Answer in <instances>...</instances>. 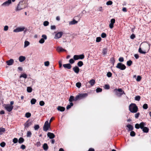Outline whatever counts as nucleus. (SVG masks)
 Listing matches in <instances>:
<instances>
[{"label": "nucleus", "mask_w": 151, "mask_h": 151, "mask_svg": "<svg viewBox=\"0 0 151 151\" xmlns=\"http://www.w3.org/2000/svg\"><path fill=\"white\" fill-rule=\"evenodd\" d=\"M27 6L26 1L24 0L21 1L18 4L16 10H20L25 8Z\"/></svg>", "instance_id": "obj_1"}, {"label": "nucleus", "mask_w": 151, "mask_h": 151, "mask_svg": "<svg viewBox=\"0 0 151 151\" xmlns=\"http://www.w3.org/2000/svg\"><path fill=\"white\" fill-rule=\"evenodd\" d=\"M138 107L135 104L132 103L129 105V110L132 113H136L138 111Z\"/></svg>", "instance_id": "obj_2"}, {"label": "nucleus", "mask_w": 151, "mask_h": 151, "mask_svg": "<svg viewBox=\"0 0 151 151\" xmlns=\"http://www.w3.org/2000/svg\"><path fill=\"white\" fill-rule=\"evenodd\" d=\"M114 91L116 95L118 97H121L123 94H125L124 91L121 88H115L114 90Z\"/></svg>", "instance_id": "obj_3"}, {"label": "nucleus", "mask_w": 151, "mask_h": 151, "mask_svg": "<svg viewBox=\"0 0 151 151\" xmlns=\"http://www.w3.org/2000/svg\"><path fill=\"white\" fill-rule=\"evenodd\" d=\"M88 96L87 93H80L76 96V100H79L86 97Z\"/></svg>", "instance_id": "obj_4"}, {"label": "nucleus", "mask_w": 151, "mask_h": 151, "mask_svg": "<svg viewBox=\"0 0 151 151\" xmlns=\"http://www.w3.org/2000/svg\"><path fill=\"white\" fill-rule=\"evenodd\" d=\"M50 124L49 123L48 121H46L43 127V130L45 132H47L49 128H50Z\"/></svg>", "instance_id": "obj_5"}, {"label": "nucleus", "mask_w": 151, "mask_h": 151, "mask_svg": "<svg viewBox=\"0 0 151 151\" xmlns=\"http://www.w3.org/2000/svg\"><path fill=\"white\" fill-rule=\"evenodd\" d=\"M116 68L122 70H124L126 68V67L125 65L121 63H118L117 65L116 66Z\"/></svg>", "instance_id": "obj_6"}, {"label": "nucleus", "mask_w": 151, "mask_h": 151, "mask_svg": "<svg viewBox=\"0 0 151 151\" xmlns=\"http://www.w3.org/2000/svg\"><path fill=\"white\" fill-rule=\"evenodd\" d=\"M84 58V55L83 54L79 55H75L73 56V59L77 60L78 59H83Z\"/></svg>", "instance_id": "obj_7"}, {"label": "nucleus", "mask_w": 151, "mask_h": 151, "mask_svg": "<svg viewBox=\"0 0 151 151\" xmlns=\"http://www.w3.org/2000/svg\"><path fill=\"white\" fill-rule=\"evenodd\" d=\"M14 107L13 106H10L9 104H5L4 108L6 110L9 112L11 111L13 109Z\"/></svg>", "instance_id": "obj_8"}, {"label": "nucleus", "mask_w": 151, "mask_h": 151, "mask_svg": "<svg viewBox=\"0 0 151 151\" xmlns=\"http://www.w3.org/2000/svg\"><path fill=\"white\" fill-rule=\"evenodd\" d=\"M32 124V122L29 119H28L27 121L24 124V128H28Z\"/></svg>", "instance_id": "obj_9"}, {"label": "nucleus", "mask_w": 151, "mask_h": 151, "mask_svg": "<svg viewBox=\"0 0 151 151\" xmlns=\"http://www.w3.org/2000/svg\"><path fill=\"white\" fill-rule=\"evenodd\" d=\"M63 34L62 32H60L56 34L55 36V38L56 39H58L61 37Z\"/></svg>", "instance_id": "obj_10"}, {"label": "nucleus", "mask_w": 151, "mask_h": 151, "mask_svg": "<svg viewBox=\"0 0 151 151\" xmlns=\"http://www.w3.org/2000/svg\"><path fill=\"white\" fill-rule=\"evenodd\" d=\"M126 127L128 129H127L128 132L132 131L133 130L134 127L131 124H128L126 125Z\"/></svg>", "instance_id": "obj_11"}, {"label": "nucleus", "mask_w": 151, "mask_h": 151, "mask_svg": "<svg viewBox=\"0 0 151 151\" xmlns=\"http://www.w3.org/2000/svg\"><path fill=\"white\" fill-rule=\"evenodd\" d=\"M24 28L22 27H18L13 30L14 32H22L24 30Z\"/></svg>", "instance_id": "obj_12"}, {"label": "nucleus", "mask_w": 151, "mask_h": 151, "mask_svg": "<svg viewBox=\"0 0 151 151\" xmlns=\"http://www.w3.org/2000/svg\"><path fill=\"white\" fill-rule=\"evenodd\" d=\"M11 0H8L7 1L4 2L1 5L2 6H9L11 3Z\"/></svg>", "instance_id": "obj_13"}, {"label": "nucleus", "mask_w": 151, "mask_h": 151, "mask_svg": "<svg viewBox=\"0 0 151 151\" xmlns=\"http://www.w3.org/2000/svg\"><path fill=\"white\" fill-rule=\"evenodd\" d=\"M47 136L50 139H52L55 137V135L53 133L50 132L47 133Z\"/></svg>", "instance_id": "obj_14"}, {"label": "nucleus", "mask_w": 151, "mask_h": 151, "mask_svg": "<svg viewBox=\"0 0 151 151\" xmlns=\"http://www.w3.org/2000/svg\"><path fill=\"white\" fill-rule=\"evenodd\" d=\"M63 67L65 68H67L68 69H70L72 66L70 63L64 64L63 65Z\"/></svg>", "instance_id": "obj_15"}, {"label": "nucleus", "mask_w": 151, "mask_h": 151, "mask_svg": "<svg viewBox=\"0 0 151 151\" xmlns=\"http://www.w3.org/2000/svg\"><path fill=\"white\" fill-rule=\"evenodd\" d=\"M14 63V60L12 59H11L9 60H7L6 61V63L7 65H12Z\"/></svg>", "instance_id": "obj_16"}, {"label": "nucleus", "mask_w": 151, "mask_h": 151, "mask_svg": "<svg viewBox=\"0 0 151 151\" xmlns=\"http://www.w3.org/2000/svg\"><path fill=\"white\" fill-rule=\"evenodd\" d=\"M73 70L74 72L77 74L78 73L80 70L79 68L77 66L74 67L73 68Z\"/></svg>", "instance_id": "obj_17"}, {"label": "nucleus", "mask_w": 151, "mask_h": 151, "mask_svg": "<svg viewBox=\"0 0 151 151\" xmlns=\"http://www.w3.org/2000/svg\"><path fill=\"white\" fill-rule=\"evenodd\" d=\"M57 109L58 111H63L65 109L64 107L60 106H58Z\"/></svg>", "instance_id": "obj_18"}, {"label": "nucleus", "mask_w": 151, "mask_h": 151, "mask_svg": "<svg viewBox=\"0 0 151 151\" xmlns=\"http://www.w3.org/2000/svg\"><path fill=\"white\" fill-rule=\"evenodd\" d=\"M78 100H76V97L74 98V97L73 96H70V98L69 99V101L70 102H72L73 101H77Z\"/></svg>", "instance_id": "obj_19"}, {"label": "nucleus", "mask_w": 151, "mask_h": 151, "mask_svg": "<svg viewBox=\"0 0 151 151\" xmlns=\"http://www.w3.org/2000/svg\"><path fill=\"white\" fill-rule=\"evenodd\" d=\"M43 148L45 151H47L48 150V147L47 143H45L43 145Z\"/></svg>", "instance_id": "obj_20"}, {"label": "nucleus", "mask_w": 151, "mask_h": 151, "mask_svg": "<svg viewBox=\"0 0 151 151\" xmlns=\"http://www.w3.org/2000/svg\"><path fill=\"white\" fill-rule=\"evenodd\" d=\"M142 129L144 132L147 133L149 132V129L147 127H145Z\"/></svg>", "instance_id": "obj_21"}, {"label": "nucleus", "mask_w": 151, "mask_h": 151, "mask_svg": "<svg viewBox=\"0 0 151 151\" xmlns=\"http://www.w3.org/2000/svg\"><path fill=\"white\" fill-rule=\"evenodd\" d=\"M57 50L58 52H61L66 51L65 50L63 49L61 47H58Z\"/></svg>", "instance_id": "obj_22"}, {"label": "nucleus", "mask_w": 151, "mask_h": 151, "mask_svg": "<svg viewBox=\"0 0 151 151\" xmlns=\"http://www.w3.org/2000/svg\"><path fill=\"white\" fill-rule=\"evenodd\" d=\"M26 59V58L24 56H21L19 58V60L20 62L24 61Z\"/></svg>", "instance_id": "obj_23"}, {"label": "nucleus", "mask_w": 151, "mask_h": 151, "mask_svg": "<svg viewBox=\"0 0 151 151\" xmlns=\"http://www.w3.org/2000/svg\"><path fill=\"white\" fill-rule=\"evenodd\" d=\"M146 123L143 122H141L139 124L140 128L142 129L146 125Z\"/></svg>", "instance_id": "obj_24"}, {"label": "nucleus", "mask_w": 151, "mask_h": 151, "mask_svg": "<svg viewBox=\"0 0 151 151\" xmlns=\"http://www.w3.org/2000/svg\"><path fill=\"white\" fill-rule=\"evenodd\" d=\"M107 49L106 48H104L102 50V53L104 55H106L107 53Z\"/></svg>", "instance_id": "obj_25"}, {"label": "nucleus", "mask_w": 151, "mask_h": 151, "mask_svg": "<svg viewBox=\"0 0 151 151\" xmlns=\"http://www.w3.org/2000/svg\"><path fill=\"white\" fill-rule=\"evenodd\" d=\"M6 131L5 129L2 127L0 128V134L2 135L3 133H4Z\"/></svg>", "instance_id": "obj_26"}, {"label": "nucleus", "mask_w": 151, "mask_h": 151, "mask_svg": "<svg viewBox=\"0 0 151 151\" xmlns=\"http://www.w3.org/2000/svg\"><path fill=\"white\" fill-rule=\"evenodd\" d=\"M89 83L91 86H93L95 83V80L94 79H91L89 81Z\"/></svg>", "instance_id": "obj_27"}, {"label": "nucleus", "mask_w": 151, "mask_h": 151, "mask_svg": "<svg viewBox=\"0 0 151 151\" xmlns=\"http://www.w3.org/2000/svg\"><path fill=\"white\" fill-rule=\"evenodd\" d=\"M24 141V138L22 137H20L18 140V142L20 144L22 143Z\"/></svg>", "instance_id": "obj_28"}, {"label": "nucleus", "mask_w": 151, "mask_h": 151, "mask_svg": "<svg viewBox=\"0 0 151 151\" xmlns=\"http://www.w3.org/2000/svg\"><path fill=\"white\" fill-rule=\"evenodd\" d=\"M132 64V62L131 60H129L127 62V64L129 66H130Z\"/></svg>", "instance_id": "obj_29"}, {"label": "nucleus", "mask_w": 151, "mask_h": 151, "mask_svg": "<svg viewBox=\"0 0 151 151\" xmlns=\"http://www.w3.org/2000/svg\"><path fill=\"white\" fill-rule=\"evenodd\" d=\"M141 46V45L140 46V47ZM138 51L139 52H140V53H141V54H145L146 53V52L145 51H143L142 50L141 48L140 47H139Z\"/></svg>", "instance_id": "obj_30"}, {"label": "nucleus", "mask_w": 151, "mask_h": 151, "mask_svg": "<svg viewBox=\"0 0 151 151\" xmlns=\"http://www.w3.org/2000/svg\"><path fill=\"white\" fill-rule=\"evenodd\" d=\"M73 103L70 102V104L68 105L67 107H66V109H70L72 106H73Z\"/></svg>", "instance_id": "obj_31"}, {"label": "nucleus", "mask_w": 151, "mask_h": 151, "mask_svg": "<svg viewBox=\"0 0 151 151\" xmlns=\"http://www.w3.org/2000/svg\"><path fill=\"white\" fill-rule=\"evenodd\" d=\"M83 65V63L82 61H79L77 63L78 65L80 67H81Z\"/></svg>", "instance_id": "obj_32"}, {"label": "nucleus", "mask_w": 151, "mask_h": 151, "mask_svg": "<svg viewBox=\"0 0 151 151\" xmlns=\"http://www.w3.org/2000/svg\"><path fill=\"white\" fill-rule=\"evenodd\" d=\"M78 23V22L75 19H73V21L70 22L69 23L70 24H74Z\"/></svg>", "instance_id": "obj_33"}, {"label": "nucleus", "mask_w": 151, "mask_h": 151, "mask_svg": "<svg viewBox=\"0 0 151 151\" xmlns=\"http://www.w3.org/2000/svg\"><path fill=\"white\" fill-rule=\"evenodd\" d=\"M36 102V99H32L31 100V103L32 104H35Z\"/></svg>", "instance_id": "obj_34"}, {"label": "nucleus", "mask_w": 151, "mask_h": 151, "mask_svg": "<svg viewBox=\"0 0 151 151\" xmlns=\"http://www.w3.org/2000/svg\"><path fill=\"white\" fill-rule=\"evenodd\" d=\"M136 135V133L135 132L132 131H131L130 133V135L132 137H134Z\"/></svg>", "instance_id": "obj_35"}, {"label": "nucleus", "mask_w": 151, "mask_h": 151, "mask_svg": "<svg viewBox=\"0 0 151 151\" xmlns=\"http://www.w3.org/2000/svg\"><path fill=\"white\" fill-rule=\"evenodd\" d=\"M27 74L25 73H23L22 74L20 75V78L23 77L25 78H27Z\"/></svg>", "instance_id": "obj_36"}, {"label": "nucleus", "mask_w": 151, "mask_h": 151, "mask_svg": "<svg viewBox=\"0 0 151 151\" xmlns=\"http://www.w3.org/2000/svg\"><path fill=\"white\" fill-rule=\"evenodd\" d=\"M31 116V114L29 112H27L25 114V116L27 118H28Z\"/></svg>", "instance_id": "obj_37"}, {"label": "nucleus", "mask_w": 151, "mask_h": 151, "mask_svg": "<svg viewBox=\"0 0 151 151\" xmlns=\"http://www.w3.org/2000/svg\"><path fill=\"white\" fill-rule=\"evenodd\" d=\"M32 133L30 131H29L27 132V137H30L31 136Z\"/></svg>", "instance_id": "obj_38"}, {"label": "nucleus", "mask_w": 151, "mask_h": 151, "mask_svg": "<svg viewBox=\"0 0 151 151\" xmlns=\"http://www.w3.org/2000/svg\"><path fill=\"white\" fill-rule=\"evenodd\" d=\"M29 44V42L27 41H25L24 42V47H27Z\"/></svg>", "instance_id": "obj_39"}, {"label": "nucleus", "mask_w": 151, "mask_h": 151, "mask_svg": "<svg viewBox=\"0 0 151 151\" xmlns=\"http://www.w3.org/2000/svg\"><path fill=\"white\" fill-rule=\"evenodd\" d=\"M27 91L28 92L30 93L32 91V89L31 87H28L27 88Z\"/></svg>", "instance_id": "obj_40"}, {"label": "nucleus", "mask_w": 151, "mask_h": 151, "mask_svg": "<svg viewBox=\"0 0 151 151\" xmlns=\"http://www.w3.org/2000/svg\"><path fill=\"white\" fill-rule=\"evenodd\" d=\"M140 98H141V97L140 96H136L135 97V100L136 101H139L140 100Z\"/></svg>", "instance_id": "obj_41"}, {"label": "nucleus", "mask_w": 151, "mask_h": 151, "mask_svg": "<svg viewBox=\"0 0 151 151\" xmlns=\"http://www.w3.org/2000/svg\"><path fill=\"white\" fill-rule=\"evenodd\" d=\"M115 60L114 58H111L110 59V61L114 65L115 62Z\"/></svg>", "instance_id": "obj_42"}, {"label": "nucleus", "mask_w": 151, "mask_h": 151, "mask_svg": "<svg viewBox=\"0 0 151 151\" xmlns=\"http://www.w3.org/2000/svg\"><path fill=\"white\" fill-rule=\"evenodd\" d=\"M106 34L104 32L102 33L101 35V36L103 38H104L106 37Z\"/></svg>", "instance_id": "obj_43"}, {"label": "nucleus", "mask_w": 151, "mask_h": 151, "mask_svg": "<svg viewBox=\"0 0 151 151\" xmlns=\"http://www.w3.org/2000/svg\"><path fill=\"white\" fill-rule=\"evenodd\" d=\"M40 126L38 124L35 125L34 127L35 130H38Z\"/></svg>", "instance_id": "obj_44"}, {"label": "nucleus", "mask_w": 151, "mask_h": 151, "mask_svg": "<svg viewBox=\"0 0 151 151\" xmlns=\"http://www.w3.org/2000/svg\"><path fill=\"white\" fill-rule=\"evenodd\" d=\"M97 93L101 92L102 91V89L100 88H98L96 89Z\"/></svg>", "instance_id": "obj_45"}, {"label": "nucleus", "mask_w": 151, "mask_h": 151, "mask_svg": "<svg viewBox=\"0 0 151 151\" xmlns=\"http://www.w3.org/2000/svg\"><path fill=\"white\" fill-rule=\"evenodd\" d=\"M141 79L142 77H141V76H138L137 77V78H136V81L138 82L140 81L141 80Z\"/></svg>", "instance_id": "obj_46"}, {"label": "nucleus", "mask_w": 151, "mask_h": 151, "mask_svg": "<svg viewBox=\"0 0 151 151\" xmlns=\"http://www.w3.org/2000/svg\"><path fill=\"white\" fill-rule=\"evenodd\" d=\"M76 86L78 88H80L81 86V83L80 82H77L76 84Z\"/></svg>", "instance_id": "obj_47"}, {"label": "nucleus", "mask_w": 151, "mask_h": 151, "mask_svg": "<svg viewBox=\"0 0 151 151\" xmlns=\"http://www.w3.org/2000/svg\"><path fill=\"white\" fill-rule=\"evenodd\" d=\"M142 107L144 109H147L148 108V105L147 104H145L143 105Z\"/></svg>", "instance_id": "obj_48"}, {"label": "nucleus", "mask_w": 151, "mask_h": 151, "mask_svg": "<svg viewBox=\"0 0 151 151\" xmlns=\"http://www.w3.org/2000/svg\"><path fill=\"white\" fill-rule=\"evenodd\" d=\"M104 88L106 89H109L110 88V86L109 84H105L104 87Z\"/></svg>", "instance_id": "obj_49"}, {"label": "nucleus", "mask_w": 151, "mask_h": 151, "mask_svg": "<svg viewBox=\"0 0 151 151\" xmlns=\"http://www.w3.org/2000/svg\"><path fill=\"white\" fill-rule=\"evenodd\" d=\"M49 22L47 21H45L44 22L43 25L45 26H47L49 25Z\"/></svg>", "instance_id": "obj_50"}, {"label": "nucleus", "mask_w": 151, "mask_h": 151, "mask_svg": "<svg viewBox=\"0 0 151 151\" xmlns=\"http://www.w3.org/2000/svg\"><path fill=\"white\" fill-rule=\"evenodd\" d=\"M101 40V38L100 37H98L96 38V42H99Z\"/></svg>", "instance_id": "obj_51"}, {"label": "nucleus", "mask_w": 151, "mask_h": 151, "mask_svg": "<svg viewBox=\"0 0 151 151\" xmlns=\"http://www.w3.org/2000/svg\"><path fill=\"white\" fill-rule=\"evenodd\" d=\"M18 140L17 138H14L13 139V142L14 143H16L18 142Z\"/></svg>", "instance_id": "obj_52"}, {"label": "nucleus", "mask_w": 151, "mask_h": 151, "mask_svg": "<svg viewBox=\"0 0 151 151\" xmlns=\"http://www.w3.org/2000/svg\"><path fill=\"white\" fill-rule=\"evenodd\" d=\"M0 145L1 147H4L5 146L6 143L4 142H2L0 143Z\"/></svg>", "instance_id": "obj_53"}, {"label": "nucleus", "mask_w": 151, "mask_h": 151, "mask_svg": "<svg viewBox=\"0 0 151 151\" xmlns=\"http://www.w3.org/2000/svg\"><path fill=\"white\" fill-rule=\"evenodd\" d=\"M50 63L48 61H47L44 62L45 65L46 66H48L49 65Z\"/></svg>", "instance_id": "obj_54"}, {"label": "nucleus", "mask_w": 151, "mask_h": 151, "mask_svg": "<svg viewBox=\"0 0 151 151\" xmlns=\"http://www.w3.org/2000/svg\"><path fill=\"white\" fill-rule=\"evenodd\" d=\"M112 74L110 72H108L107 73L106 76L108 77H110L111 76Z\"/></svg>", "instance_id": "obj_55"}, {"label": "nucleus", "mask_w": 151, "mask_h": 151, "mask_svg": "<svg viewBox=\"0 0 151 151\" xmlns=\"http://www.w3.org/2000/svg\"><path fill=\"white\" fill-rule=\"evenodd\" d=\"M113 3L112 1H109L107 2L106 4L107 5H111Z\"/></svg>", "instance_id": "obj_56"}, {"label": "nucleus", "mask_w": 151, "mask_h": 151, "mask_svg": "<svg viewBox=\"0 0 151 151\" xmlns=\"http://www.w3.org/2000/svg\"><path fill=\"white\" fill-rule=\"evenodd\" d=\"M140 114V113L139 112L135 114L134 115L136 119H137L139 117Z\"/></svg>", "instance_id": "obj_57"}, {"label": "nucleus", "mask_w": 151, "mask_h": 151, "mask_svg": "<svg viewBox=\"0 0 151 151\" xmlns=\"http://www.w3.org/2000/svg\"><path fill=\"white\" fill-rule=\"evenodd\" d=\"M45 42L44 39L43 38H41L39 41L40 43L42 44Z\"/></svg>", "instance_id": "obj_58"}, {"label": "nucleus", "mask_w": 151, "mask_h": 151, "mask_svg": "<svg viewBox=\"0 0 151 151\" xmlns=\"http://www.w3.org/2000/svg\"><path fill=\"white\" fill-rule=\"evenodd\" d=\"M39 104L40 106H42L44 105L45 102L43 101H41L40 102Z\"/></svg>", "instance_id": "obj_59"}, {"label": "nucleus", "mask_w": 151, "mask_h": 151, "mask_svg": "<svg viewBox=\"0 0 151 151\" xmlns=\"http://www.w3.org/2000/svg\"><path fill=\"white\" fill-rule=\"evenodd\" d=\"M135 128L137 129H139L140 128L139 124L137 123L135 124Z\"/></svg>", "instance_id": "obj_60"}, {"label": "nucleus", "mask_w": 151, "mask_h": 151, "mask_svg": "<svg viewBox=\"0 0 151 151\" xmlns=\"http://www.w3.org/2000/svg\"><path fill=\"white\" fill-rule=\"evenodd\" d=\"M119 60L120 62H123L124 61V59L122 57H120L119 59Z\"/></svg>", "instance_id": "obj_61"}, {"label": "nucleus", "mask_w": 151, "mask_h": 151, "mask_svg": "<svg viewBox=\"0 0 151 151\" xmlns=\"http://www.w3.org/2000/svg\"><path fill=\"white\" fill-rule=\"evenodd\" d=\"M136 37L135 35L134 34H132L130 36V38L132 39H134Z\"/></svg>", "instance_id": "obj_62"}, {"label": "nucleus", "mask_w": 151, "mask_h": 151, "mask_svg": "<svg viewBox=\"0 0 151 151\" xmlns=\"http://www.w3.org/2000/svg\"><path fill=\"white\" fill-rule=\"evenodd\" d=\"M114 24L110 22L109 24V27L111 29H112L114 27Z\"/></svg>", "instance_id": "obj_63"}, {"label": "nucleus", "mask_w": 151, "mask_h": 151, "mask_svg": "<svg viewBox=\"0 0 151 151\" xmlns=\"http://www.w3.org/2000/svg\"><path fill=\"white\" fill-rule=\"evenodd\" d=\"M69 62L71 64H73L74 63V61L73 59L71 58L69 60Z\"/></svg>", "instance_id": "obj_64"}]
</instances>
